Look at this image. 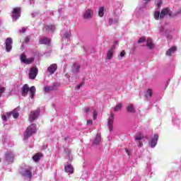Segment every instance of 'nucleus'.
Instances as JSON below:
<instances>
[{"label":"nucleus","mask_w":181,"mask_h":181,"mask_svg":"<svg viewBox=\"0 0 181 181\" xmlns=\"http://www.w3.org/2000/svg\"><path fill=\"white\" fill-rule=\"evenodd\" d=\"M146 40V38L145 37H141L138 40V43H144Z\"/></svg>","instance_id":"33"},{"label":"nucleus","mask_w":181,"mask_h":181,"mask_svg":"<svg viewBox=\"0 0 181 181\" xmlns=\"http://www.w3.org/2000/svg\"><path fill=\"white\" fill-rule=\"evenodd\" d=\"M39 73V69L36 66H33L30 68V71L28 73V76L31 80H35L36 78V76H37Z\"/></svg>","instance_id":"5"},{"label":"nucleus","mask_w":181,"mask_h":181,"mask_svg":"<svg viewBox=\"0 0 181 181\" xmlns=\"http://www.w3.org/2000/svg\"><path fill=\"white\" fill-rule=\"evenodd\" d=\"M43 156V154L42 153H37L34 155L33 157V161L34 162H37V160H40V158Z\"/></svg>","instance_id":"21"},{"label":"nucleus","mask_w":181,"mask_h":181,"mask_svg":"<svg viewBox=\"0 0 181 181\" xmlns=\"http://www.w3.org/2000/svg\"><path fill=\"white\" fill-rule=\"evenodd\" d=\"M176 13L177 16L180 14L181 13V7L177 9V13Z\"/></svg>","instance_id":"41"},{"label":"nucleus","mask_w":181,"mask_h":181,"mask_svg":"<svg viewBox=\"0 0 181 181\" xmlns=\"http://www.w3.org/2000/svg\"><path fill=\"white\" fill-rule=\"evenodd\" d=\"M161 5H162V0H158V3H157L158 8H160Z\"/></svg>","instance_id":"38"},{"label":"nucleus","mask_w":181,"mask_h":181,"mask_svg":"<svg viewBox=\"0 0 181 181\" xmlns=\"http://www.w3.org/2000/svg\"><path fill=\"white\" fill-rule=\"evenodd\" d=\"M158 139H159V135L158 134H154L153 137L152 138L151 142H150V146L151 148H155L158 144Z\"/></svg>","instance_id":"11"},{"label":"nucleus","mask_w":181,"mask_h":181,"mask_svg":"<svg viewBox=\"0 0 181 181\" xmlns=\"http://www.w3.org/2000/svg\"><path fill=\"white\" fill-rule=\"evenodd\" d=\"M85 112H91V109L90 107H86L83 110Z\"/></svg>","instance_id":"39"},{"label":"nucleus","mask_w":181,"mask_h":181,"mask_svg":"<svg viewBox=\"0 0 181 181\" xmlns=\"http://www.w3.org/2000/svg\"><path fill=\"white\" fill-rule=\"evenodd\" d=\"M21 175L24 177H27L28 179H32V167H29L25 170L21 171Z\"/></svg>","instance_id":"8"},{"label":"nucleus","mask_w":181,"mask_h":181,"mask_svg":"<svg viewBox=\"0 0 181 181\" xmlns=\"http://www.w3.org/2000/svg\"><path fill=\"white\" fill-rule=\"evenodd\" d=\"M145 139V136L144 135V134L139 132L137 134H136L134 139L135 141H142V139Z\"/></svg>","instance_id":"22"},{"label":"nucleus","mask_w":181,"mask_h":181,"mask_svg":"<svg viewBox=\"0 0 181 181\" xmlns=\"http://www.w3.org/2000/svg\"><path fill=\"white\" fill-rule=\"evenodd\" d=\"M57 70V64H51L48 68L47 71L49 73V74H54V72Z\"/></svg>","instance_id":"12"},{"label":"nucleus","mask_w":181,"mask_h":181,"mask_svg":"<svg viewBox=\"0 0 181 181\" xmlns=\"http://www.w3.org/2000/svg\"><path fill=\"white\" fill-rule=\"evenodd\" d=\"M2 119H4V121H6V120L8 119V117H6V115H4V116L2 117Z\"/></svg>","instance_id":"44"},{"label":"nucleus","mask_w":181,"mask_h":181,"mask_svg":"<svg viewBox=\"0 0 181 181\" xmlns=\"http://www.w3.org/2000/svg\"><path fill=\"white\" fill-rule=\"evenodd\" d=\"M125 151H126L128 155H129V150H128V148H126Z\"/></svg>","instance_id":"48"},{"label":"nucleus","mask_w":181,"mask_h":181,"mask_svg":"<svg viewBox=\"0 0 181 181\" xmlns=\"http://www.w3.org/2000/svg\"><path fill=\"white\" fill-rule=\"evenodd\" d=\"M20 60L21 63H24V64H32V63L35 62V58H27L26 54H25V53H22L20 57Z\"/></svg>","instance_id":"4"},{"label":"nucleus","mask_w":181,"mask_h":181,"mask_svg":"<svg viewBox=\"0 0 181 181\" xmlns=\"http://www.w3.org/2000/svg\"><path fill=\"white\" fill-rule=\"evenodd\" d=\"M101 142V135L97 134L93 141V145H98Z\"/></svg>","instance_id":"23"},{"label":"nucleus","mask_w":181,"mask_h":181,"mask_svg":"<svg viewBox=\"0 0 181 181\" xmlns=\"http://www.w3.org/2000/svg\"><path fill=\"white\" fill-rule=\"evenodd\" d=\"M146 42V46L148 49H153V42H152V40L151 38H148Z\"/></svg>","instance_id":"24"},{"label":"nucleus","mask_w":181,"mask_h":181,"mask_svg":"<svg viewBox=\"0 0 181 181\" xmlns=\"http://www.w3.org/2000/svg\"><path fill=\"white\" fill-rule=\"evenodd\" d=\"M36 124H32L28 127L24 133V139H29L32 135L37 132Z\"/></svg>","instance_id":"1"},{"label":"nucleus","mask_w":181,"mask_h":181,"mask_svg":"<svg viewBox=\"0 0 181 181\" xmlns=\"http://www.w3.org/2000/svg\"><path fill=\"white\" fill-rule=\"evenodd\" d=\"M66 153H67L68 156H70V155H71V151L68 150Z\"/></svg>","instance_id":"45"},{"label":"nucleus","mask_w":181,"mask_h":181,"mask_svg":"<svg viewBox=\"0 0 181 181\" xmlns=\"http://www.w3.org/2000/svg\"><path fill=\"white\" fill-rule=\"evenodd\" d=\"M45 28L46 32H51L52 33H53V32H54L56 30V26H54L53 25H45Z\"/></svg>","instance_id":"17"},{"label":"nucleus","mask_w":181,"mask_h":181,"mask_svg":"<svg viewBox=\"0 0 181 181\" xmlns=\"http://www.w3.org/2000/svg\"><path fill=\"white\" fill-rule=\"evenodd\" d=\"M44 90L45 93H49V91H52L53 88L51 86H47V87H45Z\"/></svg>","instance_id":"32"},{"label":"nucleus","mask_w":181,"mask_h":181,"mask_svg":"<svg viewBox=\"0 0 181 181\" xmlns=\"http://www.w3.org/2000/svg\"><path fill=\"white\" fill-rule=\"evenodd\" d=\"M138 146H139L140 148H141V146H144V144L142 143V141H139Z\"/></svg>","instance_id":"42"},{"label":"nucleus","mask_w":181,"mask_h":181,"mask_svg":"<svg viewBox=\"0 0 181 181\" xmlns=\"http://www.w3.org/2000/svg\"><path fill=\"white\" fill-rule=\"evenodd\" d=\"M97 117H98V112H97V110H94L93 111V119H97Z\"/></svg>","instance_id":"34"},{"label":"nucleus","mask_w":181,"mask_h":181,"mask_svg":"<svg viewBox=\"0 0 181 181\" xmlns=\"http://www.w3.org/2000/svg\"><path fill=\"white\" fill-rule=\"evenodd\" d=\"M6 90V88L5 87L0 86V98L1 97H2V94H4V93H5Z\"/></svg>","instance_id":"31"},{"label":"nucleus","mask_w":181,"mask_h":181,"mask_svg":"<svg viewBox=\"0 0 181 181\" xmlns=\"http://www.w3.org/2000/svg\"><path fill=\"white\" fill-rule=\"evenodd\" d=\"M154 18L156 21H159L160 19V12L155 11L154 12Z\"/></svg>","instance_id":"27"},{"label":"nucleus","mask_w":181,"mask_h":181,"mask_svg":"<svg viewBox=\"0 0 181 181\" xmlns=\"http://www.w3.org/2000/svg\"><path fill=\"white\" fill-rule=\"evenodd\" d=\"M127 112H131L132 114H135V112H136L135 107H134V105H128L127 107Z\"/></svg>","instance_id":"20"},{"label":"nucleus","mask_w":181,"mask_h":181,"mask_svg":"<svg viewBox=\"0 0 181 181\" xmlns=\"http://www.w3.org/2000/svg\"><path fill=\"white\" fill-rule=\"evenodd\" d=\"M20 33H26V28L23 27L21 29L19 30Z\"/></svg>","instance_id":"35"},{"label":"nucleus","mask_w":181,"mask_h":181,"mask_svg":"<svg viewBox=\"0 0 181 181\" xmlns=\"http://www.w3.org/2000/svg\"><path fill=\"white\" fill-rule=\"evenodd\" d=\"M30 39H32V36L30 35H27L25 37V40L24 42H23V43H29L30 42Z\"/></svg>","instance_id":"29"},{"label":"nucleus","mask_w":181,"mask_h":181,"mask_svg":"<svg viewBox=\"0 0 181 181\" xmlns=\"http://www.w3.org/2000/svg\"><path fill=\"white\" fill-rule=\"evenodd\" d=\"M8 116L9 117L10 115H13V118H18L19 117V112H16L15 110L7 112Z\"/></svg>","instance_id":"25"},{"label":"nucleus","mask_w":181,"mask_h":181,"mask_svg":"<svg viewBox=\"0 0 181 181\" xmlns=\"http://www.w3.org/2000/svg\"><path fill=\"white\" fill-rule=\"evenodd\" d=\"M0 163H1V158H0Z\"/></svg>","instance_id":"51"},{"label":"nucleus","mask_w":181,"mask_h":181,"mask_svg":"<svg viewBox=\"0 0 181 181\" xmlns=\"http://www.w3.org/2000/svg\"><path fill=\"white\" fill-rule=\"evenodd\" d=\"M28 91L30 92V97L33 98V97H35V94H36V88L35 86H31Z\"/></svg>","instance_id":"19"},{"label":"nucleus","mask_w":181,"mask_h":181,"mask_svg":"<svg viewBox=\"0 0 181 181\" xmlns=\"http://www.w3.org/2000/svg\"><path fill=\"white\" fill-rule=\"evenodd\" d=\"M98 16L103 18L104 16V7H100L98 11Z\"/></svg>","instance_id":"26"},{"label":"nucleus","mask_w":181,"mask_h":181,"mask_svg":"<svg viewBox=\"0 0 181 181\" xmlns=\"http://www.w3.org/2000/svg\"><path fill=\"white\" fill-rule=\"evenodd\" d=\"M94 15V11L91 8H87L85 10L82 18L83 19H91Z\"/></svg>","instance_id":"6"},{"label":"nucleus","mask_w":181,"mask_h":181,"mask_svg":"<svg viewBox=\"0 0 181 181\" xmlns=\"http://www.w3.org/2000/svg\"><path fill=\"white\" fill-rule=\"evenodd\" d=\"M146 97H152V90L151 89H148L146 93Z\"/></svg>","instance_id":"30"},{"label":"nucleus","mask_w":181,"mask_h":181,"mask_svg":"<svg viewBox=\"0 0 181 181\" xmlns=\"http://www.w3.org/2000/svg\"><path fill=\"white\" fill-rule=\"evenodd\" d=\"M160 19H163L166 15H168L170 18H173L175 16H177V14L176 13H173L170 12V8L169 7L163 8L161 10V12L160 13Z\"/></svg>","instance_id":"2"},{"label":"nucleus","mask_w":181,"mask_h":181,"mask_svg":"<svg viewBox=\"0 0 181 181\" xmlns=\"http://www.w3.org/2000/svg\"><path fill=\"white\" fill-rule=\"evenodd\" d=\"M13 41L11 37H8L6 40V52H11L12 50V44Z\"/></svg>","instance_id":"10"},{"label":"nucleus","mask_w":181,"mask_h":181,"mask_svg":"<svg viewBox=\"0 0 181 181\" xmlns=\"http://www.w3.org/2000/svg\"><path fill=\"white\" fill-rule=\"evenodd\" d=\"M29 86L28 84H25L22 88H21V94L23 97H26L28 95V93H29Z\"/></svg>","instance_id":"13"},{"label":"nucleus","mask_w":181,"mask_h":181,"mask_svg":"<svg viewBox=\"0 0 181 181\" xmlns=\"http://www.w3.org/2000/svg\"><path fill=\"white\" fill-rule=\"evenodd\" d=\"M50 42H52V40L50 38H47L46 37L42 38L40 40V45H47V46L50 45Z\"/></svg>","instance_id":"14"},{"label":"nucleus","mask_w":181,"mask_h":181,"mask_svg":"<svg viewBox=\"0 0 181 181\" xmlns=\"http://www.w3.org/2000/svg\"><path fill=\"white\" fill-rule=\"evenodd\" d=\"M115 23H117H117H118V20H115Z\"/></svg>","instance_id":"49"},{"label":"nucleus","mask_w":181,"mask_h":181,"mask_svg":"<svg viewBox=\"0 0 181 181\" xmlns=\"http://www.w3.org/2000/svg\"><path fill=\"white\" fill-rule=\"evenodd\" d=\"M121 108H122V104L121 103H118L114 109L115 112H118V111H119V110H121Z\"/></svg>","instance_id":"28"},{"label":"nucleus","mask_w":181,"mask_h":181,"mask_svg":"<svg viewBox=\"0 0 181 181\" xmlns=\"http://www.w3.org/2000/svg\"><path fill=\"white\" fill-rule=\"evenodd\" d=\"M40 115V108H38L35 110H32L29 115V121L30 122H35L36 119Z\"/></svg>","instance_id":"3"},{"label":"nucleus","mask_w":181,"mask_h":181,"mask_svg":"<svg viewBox=\"0 0 181 181\" xmlns=\"http://www.w3.org/2000/svg\"><path fill=\"white\" fill-rule=\"evenodd\" d=\"M114 47H112L110 49L107 51V60H111L112 59V56L114 55Z\"/></svg>","instance_id":"18"},{"label":"nucleus","mask_w":181,"mask_h":181,"mask_svg":"<svg viewBox=\"0 0 181 181\" xmlns=\"http://www.w3.org/2000/svg\"><path fill=\"white\" fill-rule=\"evenodd\" d=\"M144 1H147L148 2H149V1H151V0H144Z\"/></svg>","instance_id":"50"},{"label":"nucleus","mask_w":181,"mask_h":181,"mask_svg":"<svg viewBox=\"0 0 181 181\" xmlns=\"http://www.w3.org/2000/svg\"><path fill=\"white\" fill-rule=\"evenodd\" d=\"M125 54H127V53L125 52L124 50H122V51L120 52V57H124V56H125Z\"/></svg>","instance_id":"40"},{"label":"nucleus","mask_w":181,"mask_h":181,"mask_svg":"<svg viewBox=\"0 0 181 181\" xmlns=\"http://www.w3.org/2000/svg\"><path fill=\"white\" fill-rule=\"evenodd\" d=\"M79 70H80V66H76V73H78V71H79Z\"/></svg>","instance_id":"47"},{"label":"nucleus","mask_w":181,"mask_h":181,"mask_svg":"<svg viewBox=\"0 0 181 181\" xmlns=\"http://www.w3.org/2000/svg\"><path fill=\"white\" fill-rule=\"evenodd\" d=\"M64 170L66 173H73L74 172V168L71 164H68L66 166H64Z\"/></svg>","instance_id":"16"},{"label":"nucleus","mask_w":181,"mask_h":181,"mask_svg":"<svg viewBox=\"0 0 181 181\" xmlns=\"http://www.w3.org/2000/svg\"><path fill=\"white\" fill-rule=\"evenodd\" d=\"M109 23L110 25H112V18L109 19Z\"/></svg>","instance_id":"46"},{"label":"nucleus","mask_w":181,"mask_h":181,"mask_svg":"<svg viewBox=\"0 0 181 181\" xmlns=\"http://www.w3.org/2000/svg\"><path fill=\"white\" fill-rule=\"evenodd\" d=\"M83 87V83H80L75 87V90H80Z\"/></svg>","instance_id":"37"},{"label":"nucleus","mask_w":181,"mask_h":181,"mask_svg":"<svg viewBox=\"0 0 181 181\" xmlns=\"http://www.w3.org/2000/svg\"><path fill=\"white\" fill-rule=\"evenodd\" d=\"M177 50V47L175 46L172 47L168 49L165 54L168 57H170L173 54V53H175Z\"/></svg>","instance_id":"15"},{"label":"nucleus","mask_w":181,"mask_h":181,"mask_svg":"<svg viewBox=\"0 0 181 181\" xmlns=\"http://www.w3.org/2000/svg\"><path fill=\"white\" fill-rule=\"evenodd\" d=\"M93 124V120H91V119L87 120V124H88V125H90V124Z\"/></svg>","instance_id":"43"},{"label":"nucleus","mask_w":181,"mask_h":181,"mask_svg":"<svg viewBox=\"0 0 181 181\" xmlns=\"http://www.w3.org/2000/svg\"><path fill=\"white\" fill-rule=\"evenodd\" d=\"M12 19L13 21H18L19 18H21V7H16L12 11Z\"/></svg>","instance_id":"7"},{"label":"nucleus","mask_w":181,"mask_h":181,"mask_svg":"<svg viewBox=\"0 0 181 181\" xmlns=\"http://www.w3.org/2000/svg\"><path fill=\"white\" fill-rule=\"evenodd\" d=\"M64 37L66 38V39H70V33L69 32H65V33H64Z\"/></svg>","instance_id":"36"},{"label":"nucleus","mask_w":181,"mask_h":181,"mask_svg":"<svg viewBox=\"0 0 181 181\" xmlns=\"http://www.w3.org/2000/svg\"><path fill=\"white\" fill-rule=\"evenodd\" d=\"M114 124V113L110 112V117L107 119V126H108L110 132H112V129H113L112 124Z\"/></svg>","instance_id":"9"}]
</instances>
